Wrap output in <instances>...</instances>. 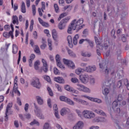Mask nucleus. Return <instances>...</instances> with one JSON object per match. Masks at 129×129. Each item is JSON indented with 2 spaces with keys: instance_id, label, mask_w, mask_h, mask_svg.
<instances>
[{
  "instance_id": "aec40b11",
  "label": "nucleus",
  "mask_w": 129,
  "mask_h": 129,
  "mask_svg": "<svg viewBox=\"0 0 129 129\" xmlns=\"http://www.w3.org/2000/svg\"><path fill=\"white\" fill-rule=\"evenodd\" d=\"M13 24L14 25H19V19L18 18V17L17 16H13Z\"/></svg>"
},
{
  "instance_id": "4468645a",
  "label": "nucleus",
  "mask_w": 129,
  "mask_h": 129,
  "mask_svg": "<svg viewBox=\"0 0 129 129\" xmlns=\"http://www.w3.org/2000/svg\"><path fill=\"white\" fill-rule=\"evenodd\" d=\"M42 62L43 64V70L44 72L46 73L48 71V64H47V61H46L44 58H42Z\"/></svg>"
},
{
  "instance_id": "7ed1b4c3",
  "label": "nucleus",
  "mask_w": 129,
  "mask_h": 129,
  "mask_svg": "<svg viewBox=\"0 0 129 129\" xmlns=\"http://www.w3.org/2000/svg\"><path fill=\"white\" fill-rule=\"evenodd\" d=\"M82 114L85 118L91 119L95 117V113L91 111H84Z\"/></svg>"
},
{
  "instance_id": "f03ea898",
  "label": "nucleus",
  "mask_w": 129,
  "mask_h": 129,
  "mask_svg": "<svg viewBox=\"0 0 129 129\" xmlns=\"http://www.w3.org/2000/svg\"><path fill=\"white\" fill-rule=\"evenodd\" d=\"M69 20H70L69 17H66L61 20L57 25V28H58L59 30H64L66 28V25L69 22Z\"/></svg>"
},
{
  "instance_id": "bf43d9fd",
  "label": "nucleus",
  "mask_w": 129,
  "mask_h": 129,
  "mask_svg": "<svg viewBox=\"0 0 129 129\" xmlns=\"http://www.w3.org/2000/svg\"><path fill=\"white\" fill-rule=\"evenodd\" d=\"M100 117V122H105L106 121V119L103 117Z\"/></svg>"
},
{
  "instance_id": "49530a36",
  "label": "nucleus",
  "mask_w": 129,
  "mask_h": 129,
  "mask_svg": "<svg viewBox=\"0 0 129 129\" xmlns=\"http://www.w3.org/2000/svg\"><path fill=\"white\" fill-rule=\"evenodd\" d=\"M10 35L11 34H10V31L9 33H8L7 32H5L3 33V36L5 38H10Z\"/></svg>"
},
{
  "instance_id": "72a5a7b5",
  "label": "nucleus",
  "mask_w": 129,
  "mask_h": 129,
  "mask_svg": "<svg viewBox=\"0 0 129 129\" xmlns=\"http://www.w3.org/2000/svg\"><path fill=\"white\" fill-rule=\"evenodd\" d=\"M43 78L49 83H51V79L49 76H43Z\"/></svg>"
},
{
  "instance_id": "58836bf2",
  "label": "nucleus",
  "mask_w": 129,
  "mask_h": 129,
  "mask_svg": "<svg viewBox=\"0 0 129 129\" xmlns=\"http://www.w3.org/2000/svg\"><path fill=\"white\" fill-rule=\"evenodd\" d=\"M59 99L61 101H64V102H66L67 101V99H68V98L62 96L59 97Z\"/></svg>"
},
{
  "instance_id": "1a4fd4ad",
  "label": "nucleus",
  "mask_w": 129,
  "mask_h": 129,
  "mask_svg": "<svg viewBox=\"0 0 129 129\" xmlns=\"http://www.w3.org/2000/svg\"><path fill=\"white\" fill-rule=\"evenodd\" d=\"M53 80L54 81H55V82H57V83H59L60 84H64V83H65V80L62 77H54Z\"/></svg>"
},
{
  "instance_id": "f8f14e48",
  "label": "nucleus",
  "mask_w": 129,
  "mask_h": 129,
  "mask_svg": "<svg viewBox=\"0 0 129 129\" xmlns=\"http://www.w3.org/2000/svg\"><path fill=\"white\" fill-rule=\"evenodd\" d=\"M52 38L54 41L58 42V35H57V31L55 29L52 30Z\"/></svg>"
},
{
  "instance_id": "dca6fc26",
  "label": "nucleus",
  "mask_w": 129,
  "mask_h": 129,
  "mask_svg": "<svg viewBox=\"0 0 129 129\" xmlns=\"http://www.w3.org/2000/svg\"><path fill=\"white\" fill-rule=\"evenodd\" d=\"M86 70L87 72H93V71L96 70V67L95 66H89L86 68Z\"/></svg>"
},
{
  "instance_id": "f704fd0d",
  "label": "nucleus",
  "mask_w": 129,
  "mask_h": 129,
  "mask_svg": "<svg viewBox=\"0 0 129 129\" xmlns=\"http://www.w3.org/2000/svg\"><path fill=\"white\" fill-rule=\"evenodd\" d=\"M36 115L38 116V117H39L40 119H44V115L40 112L38 111Z\"/></svg>"
},
{
  "instance_id": "603ef678",
  "label": "nucleus",
  "mask_w": 129,
  "mask_h": 129,
  "mask_svg": "<svg viewBox=\"0 0 129 129\" xmlns=\"http://www.w3.org/2000/svg\"><path fill=\"white\" fill-rule=\"evenodd\" d=\"M33 124H37V125H40V123L38 122V121L36 120H34L33 121L30 123L31 125H33Z\"/></svg>"
},
{
  "instance_id": "b1692460",
  "label": "nucleus",
  "mask_w": 129,
  "mask_h": 129,
  "mask_svg": "<svg viewBox=\"0 0 129 129\" xmlns=\"http://www.w3.org/2000/svg\"><path fill=\"white\" fill-rule=\"evenodd\" d=\"M13 54H17L18 53V46L16 44L13 45Z\"/></svg>"
},
{
  "instance_id": "13d9d810",
  "label": "nucleus",
  "mask_w": 129,
  "mask_h": 129,
  "mask_svg": "<svg viewBox=\"0 0 129 129\" xmlns=\"http://www.w3.org/2000/svg\"><path fill=\"white\" fill-rule=\"evenodd\" d=\"M21 50H19V57H18V61H17L18 65H19V64H20V61H21Z\"/></svg>"
},
{
  "instance_id": "a878e982",
  "label": "nucleus",
  "mask_w": 129,
  "mask_h": 129,
  "mask_svg": "<svg viewBox=\"0 0 129 129\" xmlns=\"http://www.w3.org/2000/svg\"><path fill=\"white\" fill-rule=\"evenodd\" d=\"M99 66L101 69H104V67H105V61L102 60L101 62H100Z\"/></svg>"
},
{
  "instance_id": "338daca9",
  "label": "nucleus",
  "mask_w": 129,
  "mask_h": 129,
  "mask_svg": "<svg viewBox=\"0 0 129 129\" xmlns=\"http://www.w3.org/2000/svg\"><path fill=\"white\" fill-rule=\"evenodd\" d=\"M82 91H84V92H90L89 89H88V88H86L85 87H84Z\"/></svg>"
},
{
  "instance_id": "20e7f679",
  "label": "nucleus",
  "mask_w": 129,
  "mask_h": 129,
  "mask_svg": "<svg viewBox=\"0 0 129 129\" xmlns=\"http://www.w3.org/2000/svg\"><path fill=\"white\" fill-rule=\"evenodd\" d=\"M31 85L33 87L40 89L41 88V83H40V80L38 78H33L32 82Z\"/></svg>"
},
{
  "instance_id": "09e8293b",
  "label": "nucleus",
  "mask_w": 129,
  "mask_h": 129,
  "mask_svg": "<svg viewBox=\"0 0 129 129\" xmlns=\"http://www.w3.org/2000/svg\"><path fill=\"white\" fill-rule=\"evenodd\" d=\"M81 55L83 56V57H90L91 56L90 54L86 52H82Z\"/></svg>"
},
{
  "instance_id": "8fccbe9b",
  "label": "nucleus",
  "mask_w": 129,
  "mask_h": 129,
  "mask_svg": "<svg viewBox=\"0 0 129 129\" xmlns=\"http://www.w3.org/2000/svg\"><path fill=\"white\" fill-rule=\"evenodd\" d=\"M92 121L93 122H100V117H96L93 119Z\"/></svg>"
},
{
  "instance_id": "e433bc0d",
  "label": "nucleus",
  "mask_w": 129,
  "mask_h": 129,
  "mask_svg": "<svg viewBox=\"0 0 129 129\" xmlns=\"http://www.w3.org/2000/svg\"><path fill=\"white\" fill-rule=\"evenodd\" d=\"M11 5L12 6V8H14V11H17V10H18V5H14V0H11Z\"/></svg>"
},
{
  "instance_id": "a18cd8bd",
  "label": "nucleus",
  "mask_w": 129,
  "mask_h": 129,
  "mask_svg": "<svg viewBox=\"0 0 129 129\" xmlns=\"http://www.w3.org/2000/svg\"><path fill=\"white\" fill-rule=\"evenodd\" d=\"M102 70H103V73H104L105 75H107V74H108V72L109 70H108V68H106L105 69L104 68Z\"/></svg>"
},
{
  "instance_id": "5701e85b",
  "label": "nucleus",
  "mask_w": 129,
  "mask_h": 129,
  "mask_svg": "<svg viewBox=\"0 0 129 129\" xmlns=\"http://www.w3.org/2000/svg\"><path fill=\"white\" fill-rule=\"evenodd\" d=\"M21 12L23 14H26V5L25 2H23L21 5Z\"/></svg>"
},
{
  "instance_id": "393cba45",
  "label": "nucleus",
  "mask_w": 129,
  "mask_h": 129,
  "mask_svg": "<svg viewBox=\"0 0 129 129\" xmlns=\"http://www.w3.org/2000/svg\"><path fill=\"white\" fill-rule=\"evenodd\" d=\"M39 65H40V61H36L34 63V68L36 70H39Z\"/></svg>"
},
{
  "instance_id": "2f4dec72",
  "label": "nucleus",
  "mask_w": 129,
  "mask_h": 129,
  "mask_svg": "<svg viewBox=\"0 0 129 129\" xmlns=\"http://www.w3.org/2000/svg\"><path fill=\"white\" fill-rule=\"evenodd\" d=\"M117 105H118V103H117V100L114 101L112 103V107L113 110H114L115 108H116V106H117Z\"/></svg>"
},
{
  "instance_id": "37998d69",
  "label": "nucleus",
  "mask_w": 129,
  "mask_h": 129,
  "mask_svg": "<svg viewBox=\"0 0 129 129\" xmlns=\"http://www.w3.org/2000/svg\"><path fill=\"white\" fill-rule=\"evenodd\" d=\"M12 114V112H6V113H5L6 115L5 116V121H8V120H9V117H8V115H9V114Z\"/></svg>"
},
{
  "instance_id": "473e14b6",
  "label": "nucleus",
  "mask_w": 129,
  "mask_h": 129,
  "mask_svg": "<svg viewBox=\"0 0 129 129\" xmlns=\"http://www.w3.org/2000/svg\"><path fill=\"white\" fill-rule=\"evenodd\" d=\"M123 82H124V85H125L126 86V88H127V90H129L128 80H127V79H125L123 80Z\"/></svg>"
},
{
  "instance_id": "39448f33",
  "label": "nucleus",
  "mask_w": 129,
  "mask_h": 129,
  "mask_svg": "<svg viewBox=\"0 0 129 129\" xmlns=\"http://www.w3.org/2000/svg\"><path fill=\"white\" fill-rule=\"evenodd\" d=\"M63 62L64 64H65L66 65H67L69 68H70L71 69H74V68H75V64H74V63L73 62V61L70 60L63 58Z\"/></svg>"
},
{
  "instance_id": "2eb2a0df",
  "label": "nucleus",
  "mask_w": 129,
  "mask_h": 129,
  "mask_svg": "<svg viewBox=\"0 0 129 129\" xmlns=\"http://www.w3.org/2000/svg\"><path fill=\"white\" fill-rule=\"evenodd\" d=\"M69 111H70V110L69 108H63L60 110V114L63 116L65 115V114H67Z\"/></svg>"
},
{
  "instance_id": "9d476101",
  "label": "nucleus",
  "mask_w": 129,
  "mask_h": 129,
  "mask_svg": "<svg viewBox=\"0 0 129 129\" xmlns=\"http://www.w3.org/2000/svg\"><path fill=\"white\" fill-rule=\"evenodd\" d=\"M85 97H86V98H87V99H89V100H91V101H94V102H97V103H101L102 102V101H101V100L99 99L94 98L88 96H85Z\"/></svg>"
},
{
  "instance_id": "cd10ccee",
  "label": "nucleus",
  "mask_w": 129,
  "mask_h": 129,
  "mask_svg": "<svg viewBox=\"0 0 129 129\" xmlns=\"http://www.w3.org/2000/svg\"><path fill=\"white\" fill-rule=\"evenodd\" d=\"M13 107V103H9L7 106L6 112H9V110Z\"/></svg>"
},
{
  "instance_id": "5fc2aeb1",
  "label": "nucleus",
  "mask_w": 129,
  "mask_h": 129,
  "mask_svg": "<svg viewBox=\"0 0 129 129\" xmlns=\"http://www.w3.org/2000/svg\"><path fill=\"white\" fill-rule=\"evenodd\" d=\"M32 12L33 16H35L36 15V6L35 5H32Z\"/></svg>"
},
{
  "instance_id": "6e6d98bb",
  "label": "nucleus",
  "mask_w": 129,
  "mask_h": 129,
  "mask_svg": "<svg viewBox=\"0 0 129 129\" xmlns=\"http://www.w3.org/2000/svg\"><path fill=\"white\" fill-rule=\"evenodd\" d=\"M53 72H54V74H55V75H57L60 73L59 72V70H58V69H57V68H54L53 69Z\"/></svg>"
},
{
  "instance_id": "864d4df0",
  "label": "nucleus",
  "mask_w": 129,
  "mask_h": 129,
  "mask_svg": "<svg viewBox=\"0 0 129 129\" xmlns=\"http://www.w3.org/2000/svg\"><path fill=\"white\" fill-rule=\"evenodd\" d=\"M55 60L56 61L57 63L61 62V61H60V55L59 54H56L55 56Z\"/></svg>"
},
{
  "instance_id": "412c9836",
  "label": "nucleus",
  "mask_w": 129,
  "mask_h": 129,
  "mask_svg": "<svg viewBox=\"0 0 129 129\" xmlns=\"http://www.w3.org/2000/svg\"><path fill=\"white\" fill-rule=\"evenodd\" d=\"M111 84V82H110V80H107L105 82V83H103V86H104L105 87H110V85Z\"/></svg>"
},
{
  "instance_id": "e2e57ef3",
  "label": "nucleus",
  "mask_w": 129,
  "mask_h": 129,
  "mask_svg": "<svg viewBox=\"0 0 129 129\" xmlns=\"http://www.w3.org/2000/svg\"><path fill=\"white\" fill-rule=\"evenodd\" d=\"M4 29L5 31H10V29H11V26H10L9 25H6L4 26Z\"/></svg>"
},
{
  "instance_id": "c03bdc74",
  "label": "nucleus",
  "mask_w": 129,
  "mask_h": 129,
  "mask_svg": "<svg viewBox=\"0 0 129 129\" xmlns=\"http://www.w3.org/2000/svg\"><path fill=\"white\" fill-rule=\"evenodd\" d=\"M121 40L123 43H125L126 42V36H125V35L124 34H122L121 35Z\"/></svg>"
},
{
  "instance_id": "a211bd4d",
  "label": "nucleus",
  "mask_w": 129,
  "mask_h": 129,
  "mask_svg": "<svg viewBox=\"0 0 129 129\" xmlns=\"http://www.w3.org/2000/svg\"><path fill=\"white\" fill-rule=\"evenodd\" d=\"M36 98L38 104H40V105H43L44 104V100L42 99V97L37 96Z\"/></svg>"
},
{
  "instance_id": "3c124183",
  "label": "nucleus",
  "mask_w": 129,
  "mask_h": 129,
  "mask_svg": "<svg viewBox=\"0 0 129 129\" xmlns=\"http://www.w3.org/2000/svg\"><path fill=\"white\" fill-rule=\"evenodd\" d=\"M55 86L56 88H57L58 91H59L60 92H62V89L61 88V87H60V85L56 84L55 85Z\"/></svg>"
},
{
  "instance_id": "423d86ee",
  "label": "nucleus",
  "mask_w": 129,
  "mask_h": 129,
  "mask_svg": "<svg viewBox=\"0 0 129 129\" xmlns=\"http://www.w3.org/2000/svg\"><path fill=\"white\" fill-rule=\"evenodd\" d=\"M80 80H81L82 83L86 84L89 80V77L87 75H82L80 76Z\"/></svg>"
},
{
  "instance_id": "ddd939ff",
  "label": "nucleus",
  "mask_w": 129,
  "mask_h": 129,
  "mask_svg": "<svg viewBox=\"0 0 129 129\" xmlns=\"http://www.w3.org/2000/svg\"><path fill=\"white\" fill-rule=\"evenodd\" d=\"M102 93L103 95H105V96L108 95V93H109V88L105 86H102Z\"/></svg>"
},
{
  "instance_id": "f3484780",
  "label": "nucleus",
  "mask_w": 129,
  "mask_h": 129,
  "mask_svg": "<svg viewBox=\"0 0 129 129\" xmlns=\"http://www.w3.org/2000/svg\"><path fill=\"white\" fill-rule=\"evenodd\" d=\"M67 40L70 48H73V44H72V37H71V36H68Z\"/></svg>"
},
{
  "instance_id": "052dcab7",
  "label": "nucleus",
  "mask_w": 129,
  "mask_h": 129,
  "mask_svg": "<svg viewBox=\"0 0 129 129\" xmlns=\"http://www.w3.org/2000/svg\"><path fill=\"white\" fill-rule=\"evenodd\" d=\"M57 65L61 69H64L65 68V67L62 65V63H61V62L57 63Z\"/></svg>"
},
{
  "instance_id": "de8ad7c7",
  "label": "nucleus",
  "mask_w": 129,
  "mask_h": 129,
  "mask_svg": "<svg viewBox=\"0 0 129 129\" xmlns=\"http://www.w3.org/2000/svg\"><path fill=\"white\" fill-rule=\"evenodd\" d=\"M47 91L48 92V93L50 96H53V92L52 91V90L51 89L50 87H47Z\"/></svg>"
},
{
  "instance_id": "4c0bfd02",
  "label": "nucleus",
  "mask_w": 129,
  "mask_h": 129,
  "mask_svg": "<svg viewBox=\"0 0 129 129\" xmlns=\"http://www.w3.org/2000/svg\"><path fill=\"white\" fill-rule=\"evenodd\" d=\"M48 45L49 46V49L50 51H52V41L50 39H48Z\"/></svg>"
},
{
  "instance_id": "774afa93",
  "label": "nucleus",
  "mask_w": 129,
  "mask_h": 129,
  "mask_svg": "<svg viewBox=\"0 0 129 129\" xmlns=\"http://www.w3.org/2000/svg\"><path fill=\"white\" fill-rule=\"evenodd\" d=\"M71 81L73 83H77L78 82V79L77 78H72Z\"/></svg>"
},
{
  "instance_id": "6e6552de",
  "label": "nucleus",
  "mask_w": 129,
  "mask_h": 129,
  "mask_svg": "<svg viewBox=\"0 0 129 129\" xmlns=\"http://www.w3.org/2000/svg\"><path fill=\"white\" fill-rule=\"evenodd\" d=\"M95 43L97 45L96 48H98L99 50H103V46L101 45V42L99 39L96 37H95Z\"/></svg>"
},
{
  "instance_id": "680f3d73",
  "label": "nucleus",
  "mask_w": 129,
  "mask_h": 129,
  "mask_svg": "<svg viewBox=\"0 0 129 129\" xmlns=\"http://www.w3.org/2000/svg\"><path fill=\"white\" fill-rule=\"evenodd\" d=\"M113 110L116 113H120V108H115Z\"/></svg>"
},
{
  "instance_id": "0e129e2a",
  "label": "nucleus",
  "mask_w": 129,
  "mask_h": 129,
  "mask_svg": "<svg viewBox=\"0 0 129 129\" xmlns=\"http://www.w3.org/2000/svg\"><path fill=\"white\" fill-rule=\"evenodd\" d=\"M70 92H72L73 93H76L77 94L78 93V91L77 90L74 89L73 88H71Z\"/></svg>"
},
{
  "instance_id": "a19ab883",
  "label": "nucleus",
  "mask_w": 129,
  "mask_h": 129,
  "mask_svg": "<svg viewBox=\"0 0 129 129\" xmlns=\"http://www.w3.org/2000/svg\"><path fill=\"white\" fill-rule=\"evenodd\" d=\"M72 29L73 30V26L72 25V23L71 24V25L69 26L68 29V34H71V31H72Z\"/></svg>"
},
{
  "instance_id": "c756f323",
  "label": "nucleus",
  "mask_w": 129,
  "mask_h": 129,
  "mask_svg": "<svg viewBox=\"0 0 129 129\" xmlns=\"http://www.w3.org/2000/svg\"><path fill=\"white\" fill-rule=\"evenodd\" d=\"M66 16H67V13H63L61 14L60 15L59 18L57 19V21H61V19H63V18H64V17H66Z\"/></svg>"
},
{
  "instance_id": "9b49d317",
  "label": "nucleus",
  "mask_w": 129,
  "mask_h": 129,
  "mask_svg": "<svg viewBox=\"0 0 129 129\" xmlns=\"http://www.w3.org/2000/svg\"><path fill=\"white\" fill-rule=\"evenodd\" d=\"M94 112H96V113H97V114H99L100 115H101L102 116H105L106 117V113L104 112L102 110L100 109H96L94 110Z\"/></svg>"
},
{
  "instance_id": "ea45409f",
  "label": "nucleus",
  "mask_w": 129,
  "mask_h": 129,
  "mask_svg": "<svg viewBox=\"0 0 129 129\" xmlns=\"http://www.w3.org/2000/svg\"><path fill=\"white\" fill-rule=\"evenodd\" d=\"M34 52H35V53H36L37 54H39V53H41V51H40V48H39V46L38 45L35 46Z\"/></svg>"
},
{
  "instance_id": "c85d7f7f",
  "label": "nucleus",
  "mask_w": 129,
  "mask_h": 129,
  "mask_svg": "<svg viewBox=\"0 0 129 129\" xmlns=\"http://www.w3.org/2000/svg\"><path fill=\"white\" fill-rule=\"evenodd\" d=\"M86 42H87L88 43V44H89V46L91 47V48H93V44H94V42H93V41L88 39H86Z\"/></svg>"
},
{
  "instance_id": "69168bd1",
  "label": "nucleus",
  "mask_w": 129,
  "mask_h": 129,
  "mask_svg": "<svg viewBox=\"0 0 129 129\" xmlns=\"http://www.w3.org/2000/svg\"><path fill=\"white\" fill-rule=\"evenodd\" d=\"M121 85H122V82H121V81H119L117 84V87L118 88H120L121 87Z\"/></svg>"
},
{
  "instance_id": "f257e3e1",
  "label": "nucleus",
  "mask_w": 129,
  "mask_h": 129,
  "mask_svg": "<svg viewBox=\"0 0 129 129\" xmlns=\"http://www.w3.org/2000/svg\"><path fill=\"white\" fill-rule=\"evenodd\" d=\"M83 18H80L76 22V19L74 20L72 22V26H73L74 31L76 30L77 32H78L79 30H81L85 25H82L83 24Z\"/></svg>"
},
{
  "instance_id": "79ce46f5",
  "label": "nucleus",
  "mask_w": 129,
  "mask_h": 129,
  "mask_svg": "<svg viewBox=\"0 0 129 129\" xmlns=\"http://www.w3.org/2000/svg\"><path fill=\"white\" fill-rule=\"evenodd\" d=\"M43 129H52L48 123H45L43 126Z\"/></svg>"
},
{
  "instance_id": "4be33fe9",
  "label": "nucleus",
  "mask_w": 129,
  "mask_h": 129,
  "mask_svg": "<svg viewBox=\"0 0 129 129\" xmlns=\"http://www.w3.org/2000/svg\"><path fill=\"white\" fill-rule=\"evenodd\" d=\"M79 39V35H76L73 38L74 45H77L78 40Z\"/></svg>"
},
{
  "instance_id": "c9c22d12",
  "label": "nucleus",
  "mask_w": 129,
  "mask_h": 129,
  "mask_svg": "<svg viewBox=\"0 0 129 129\" xmlns=\"http://www.w3.org/2000/svg\"><path fill=\"white\" fill-rule=\"evenodd\" d=\"M77 102L78 103H81V104H83L84 105L87 104V102H86L85 100H83L81 99H79Z\"/></svg>"
},
{
  "instance_id": "0eeeda50",
  "label": "nucleus",
  "mask_w": 129,
  "mask_h": 129,
  "mask_svg": "<svg viewBox=\"0 0 129 129\" xmlns=\"http://www.w3.org/2000/svg\"><path fill=\"white\" fill-rule=\"evenodd\" d=\"M84 126V123L82 121H79L74 126L73 129H82Z\"/></svg>"
},
{
  "instance_id": "6ab92c4d",
  "label": "nucleus",
  "mask_w": 129,
  "mask_h": 129,
  "mask_svg": "<svg viewBox=\"0 0 129 129\" xmlns=\"http://www.w3.org/2000/svg\"><path fill=\"white\" fill-rule=\"evenodd\" d=\"M67 51L69 55L71 57H73V58H76V54H75L73 51L71 50V49H69V48L67 49Z\"/></svg>"
},
{
  "instance_id": "7c9ffc66",
  "label": "nucleus",
  "mask_w": 129,
  "mask_h": 129,
  "mask_svg": "<svg viewBox=\"0 0 129 129\" xmlns=\"http://www.w3.org/2000/svg\"><path fill=\"white\" fill-rule=\"evenodd\" d=\"M84 88V86L83 85L77 84V89H78L80 91H82V90H83Z\"/></svg>"
},
{
  "instance_id": "4d7b16f0",
  "label": "nucleus",
  "mask_w": 129,
  "mask_h": 129,
  "mask_svg": "<svg viewBox=\"0 0 129 129\" xmlns=\"http://www.w3.org/2000/svg\"><path fill=\"white\" fill-rule=\"evenodd\" d=\"M71 88L72 87L68 85L64 86V89H66V90H67V91H70V90H71Z\"/></svg>"
},
{
  "instance_id": "bb28decb",
  "label": "nucleus",
  "mask_w": 129,
  "mask_h": 129,
  "mask_svg": "<svg viewBox=\"0 0 129 129\" xmlns=\"http://www.w3.org/2000/svg\"><path fill=\"white\" fill-rule=\"evenodd\" d=\"M67 103H68V104H70V105H75V103L74 102V101H73V100H72L71 99L68 98V99L67 100Z\"/></svg>"
}]
</instances>
